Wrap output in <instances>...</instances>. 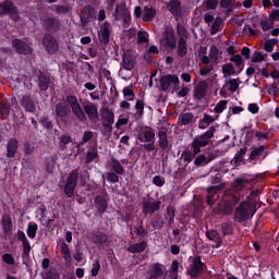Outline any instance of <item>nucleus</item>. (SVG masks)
Listing matches in <instances>:
<instances>
[{"mask_svg": "<svg viewBox=\"0 0 279 279\" xmlns=\"http://www.w3.org/2000/svg\"><path fill=\"white\" fill-rule=\"evenodd\" d=\"M133 230L136 236H140V239H145V236L149 234V231L147 230V228L143 226V220H141L138 226L133 227Z\"/></svg>", "mask_w": 279, "mask_h": 279, "instance_id": "obj_40", "label": "nucleus"}, {"mask_svg": "<svg viewBox=\"0 0 279 279\" xmlns=\"http://www.w3.org/2000/svg\"><path fill=\"white\" fill-rule=\"evenodd\" d=\"M158 143L160 149L165 151V149L169 148V138L167 137V130L165 128L159 129L158 131Z\"/></svg>", "mask_w": 279, "mask_h": 279, "instance_id": "obj_31", "label": "nucleus"}, {"mask_svg": "<svg viewBox=\"0 0 279 279\" xmlns=\"http://www.w3.org/2000/svg\"><path fill=\"white\" fill-rule=\"evenodd\" d=\"M150 225L154 230H162V228H165V220H162L161 216H154L150 219Z\"/></svg>", "mask_w": 279, "mask_h": 279, "instance_id": "obj_45", "label": "nucleus"}, {"mask_svg": "<svg viewBox=\"0 0 279 279\" xmlns=\"http://www.w3.org/2000/svg\"><path fill=\"white\" fill-rule=\"evenodd\" d=\"M107 182L117 184L119 182V174L117 172H108L107 173Z\"/></svg>", "mask_w": 279, "mask_h": 279, "instance_id": "obj_63", "label": "nucleus"}, {"mask_svg": "<svg viewBox=\"0 0 279 279\" xmlns=\"http://www.w3.org/2000/svg\"><path fill=\"white\" fill-rule=\"evenodd\" d=\"M101 119L105 132H112V125H114V112L106 109L101 114Z\"/></svg>", "mask_w": 279, "mask_h": 279, "instance_id": "obj_19", "label": "nucleus"}, {"mask_svg": "<svg viewBox=\"0 0 279 279\" xmlns=\"http://www.w3.org/2000/svg\"><path fill=\"white\" fill-rule=\"evenodd\" d=\"M71 143H73V137H71L69 133H65L59 136L58 147L60 151H65L66 145H71Z\"/></svg>", "mask_w": 279, "mask_h": 279, "instance_id": "obj_32", "label": "nucleus"}, {"mask_svg": "<svg viewBox=\"0 0 279 279\" xmlns=\"http://www.w3.org/2000/svg\"><path fill=\"white\" fill-rule=\"evenodd\" d=\"M10 110H12V104L8 101L0 102V114L2 119H8V117H10Z\"/></svg>", "mask_w": 279, "mask_h": 279, "instance_id": "obj_41", "label": "nucleus"}, {"mask_svg": "<svg viewBox=\"0 0 279 279\" xmlns=\"http://www.w3.org/2000/svg\"><path fill=\"white\" fill-rule=\"evenodd\" d=\"M15 4L11 0H4L0 2V16H5L11 12H14Z\"/></svg>", "mask_w": 279, "mask_h": 279, "instance_id": "obj_30", "label": "nucleus"}, {"mask_svg": "<svg viewBox=\"0 0 279 279\" xmlns=\"http://www.w3.org/2000/svg\"><path fill=\"white\" fill-rule=\"evenodd\" d=\"M19 151V140L12 137L7 144V158H15Z\"/></svg>", "mask_w": 279, "mask_h": 279, "instance_id": "obj_21", "label": "nucleus"}, {"mask_svg": "<svg viewBox=\"0 0 279 279\" xmlns=\"http://www.w3.org/2000/svg\"><path fill=\"white\" fill-rule=\"evenodd\" d=\"M159 84L161 90L167 93L173 85L178 86V84H180V77H178V74H165L161 75Z\"/></svg>", "mask_w": 279, "mask_h": 279, "instance_id": "obj_10", "label": "nucleus"}, {"mask_svg": "<svg viewBox=\"0 0 279 279\" xmlns=\"http://www.w3.org/2000/svg\"><path fill=\"white\" fill-rule=\"evenodd\" d=\"M2 230L4 234H10V232H12V218L10 215L2 216Z\"/></svg>", "mask_w": 279, "mask_h": 279, "instance_id": "obj_38", "label": "nucleus"}, {"mask_svg": "<svg viewBox=\"0 0 279 279\" xmlns=\"http://www.w3.org/2000/svg\"><path fill=\"white\" fill-rule=\"evenodd\" d=\"M52 10L56 14H69V12L73 10V8L71 7V4H54Z\"/></svg>", "mask_w": 279, "mask_h": 279, "instance_id": "obj_44", "label": "nucleus"}, {"mask_svg": "<svg viewBox=\"0 0 279 279\" xmlns=\"http://www.w3.org/2000/svg\"><path fill=\"white\" fill-rule=\"evenodd\" d=\"M221 191V185H214L207 189V204L208 206H215V202L219 198L217 192Z\"/></svg>", "mask_w": 279, "mask_h": 279, "instance_id": "obj_24", "label": "nucleus"}, {"mask_svg": "<svg viewBox=\"0 0 279 279\" xmlns=\"http://www.w3.org/2000/svg\"><path fill=\"white\" fill-rule=\"evenodd\" d=\"M251 62L253 63L265 62V54H263V52L255 51Z\"/></svg>", "mask_w": 279, "mask_h": 279, "instance_id": "obj_62", "label": "nucleus"}, {"mask_svg": "<svg viewBox=\"0 0 279 279\" xmlns=\"http://www.w3.org/2000/svg\"><path fill=\"white\" fill-rule=\"evenodd\" d=\"M20 104L22 108H24L25 112H31V114L36 112V106H38V102L29 95L22 96Z\"/></svg>", "mask_w": 279, "mask_h": 279, "instance_id": "obj_17", "label": "nucleus"}, {"mask_svg": "<svg viewBox=\"0 0 279 279\" xmlns=\"http://www.w3.org/2000/svg\"><path fill=\"white\" fill-rule=\"evenodd\" d=\"M65 99L77 121L81 123H87L88 117H86V112L84 111V108H82V105H80L77 98L73 95H68Z\"/></svg>", "mask_w": 279, "mask_h": 279, "instance_id": "obj_3", "label": "nucleus"}, {"mask_svg": "<svg viewBox=\"0 0 279 279\" xmlns=\"http://www.w3.org/2000/svg\"><path fill=\"white\" fill-rule=\"evenodd\" d=\"M38 232V225L34 221L28 222L26 234L28 239H36V234Z\"/></svg>", "mask_w": 279, "mask_h": 279, "instance_id": "obj_43", "label": "nucleus"}, {"mask_svg": "<svg viewBox=\"0 0 279 279\" xmlns=\"http://www.w3.org/2000/svg\"><path fill=\"white\" fill-rule=\"evenodd\" d=\"M247 184H250V179H247L246 177H239L233 181V186L235 191H243V189H245Z\"/></svg>", "mask_w": 279, "mask_h": 279, "instance_id": "obj_35", "label": "nucleus"}, {"mask_svg": "<svg viewBox=\"0 0 279 279\" xmlns=\"http://www.w3.org/2000/svg\"><path fill=\"white\" fill-rule=\"evenodd\" d=\"M39 123H40V125H43V128H45L49 132H51V130H53V122H51V120L47 117L40 118Z\"/></svg>", "mask_w": 279, "mask_h": 279, "instance_id": "obj_56", "label": "nucleus"}, {"mask_svg": "<svg viewBox=\"0 0 279 279\" xmlns=\"http://www.w3.org/2000/svg\"><path fill=\"white\" fill-rule=\"evenodd\" d=\"M34 75L37 76V86L41 93H46L49 90V86H51V77L46 75L41 70H35Z\"/></svg>", "mask_w": 279, "mask_h": 279, "instance_id": "obj_14", "label": "nucleus"}, {"mask_svg": "<svg viewBox=\"0 0 279 279\" xmlns=\"http://www.w3.org/2000/svg\"><path fill=\"white\" fill-rule=\"evenodd\" d=\"M112 25L106 21L99 26L98 38L100 46L106 48L110 45V35L112 34Z\"/></svg>", "mask_w": 279, "mask_h": 279, "instance_id": "obj_9", "label": "nucleus"}, {"mask_svg": "<svg viewBox=\"0 0 279 279\" xmlns=\"http://www.w3.org/2000/svg\"><path fill=\"white\" fill-rule=\"evenodd\" d=\"M94 203H95V206H96V210L99 215L106 214V211L108 210V201H106L105 196L97 195L94 198Z\"/></svg>", "mask_w": 279, "mask_h": 279, "instance_id": "obj_22", "label": "nucleus"}, {"mask_svg": "<svg viewBox=\"0 0 279 279\" xmlns=\"http://www.w3.org/2000/svg\"><path fill=\"white\" fill-rule=\"evenodd\" d=\"M161 45L167 51V53H171L175 47H178V41L175 39V32L173 27H167L162 33Z\"/></svg>", "mask_w": 279, "mask_h": 279, "instance_id": "obj_5", "label": "nucleus"}, {"mask_svg": "<svg viewBox=\"0 0 279 279\" xmlns=\"http://www.w3.org/2000/svg\"><path fill=\"white\" fill-rule=\"evenodd\" d=\"M205 234L207 239H209V241H214L215 245H213V247H215L216 250H219V247H221L222 245L221 234H219L217 230H207Z\"/></svg>", "mask_w": 279, "mask_h": 279, "instance_id": "obj_26", "label": "nucleus"}, {"mask_svg": "<svg viewBox=\"0 0 279 279\" xmlns=\"http://www.w3.org/2000/svg\"><path fill=\"white\" fill-rule=\"evenodd\" d=\"M77 178H80V169H74L69 173L63 189L68 197H74L75 189H77Z\"/></svg>", "mask_w": 279, "mask_h": 279, "instance_id": "obj_6", "label": "nucleus"}, {"mask_svg": "<svg viewBox=\"0 0 279 279\" xmlns=\"http://www.w3.org/2000/svg\"><path fill=\"white\" fill-rule=\"evenodd\" d=\"M11 44L14 51L20 56H32L34 51L32 46H29V44L23 41L22 39L15 38L11 41Z\"/></svg>", "mask_w": 279, "mask_h": 279, "instance_id": "obj_11", "label": "nucleus"}, {"mask_svg": "<svg viewBox=\"0 0 279 279\" xmlns=\"http://www.w3.org/2000/svg\"><path fill=\"white\" fill-rule=\"evenodd\" d=\"M29 252H32V245L29 242H26L23 244V251H22V264L23 265H29Z\"/></svg>", "mask_w": 279, "mask_h": 279, "instance_id": "obj_37", "label": "nucleus"}, {"mask_svg": "<svg viewBox=\"0 0 279 279\" xmlns=\"http://www.w3.org/2000/svg\"><path fill=\"white\" fill-rule=\"evenodd\" d=\"M100 269H101V262L99 260V258H96L93 263L92 277L97 278V276H99Z\"/></svg>", "mask_w": 279, "mask_h": 279, "instance_id": "obj_55", "label": "nucleus"}, {"mask_svg": "<svg viewBox=\"0 0 279 279\" xmlns=\"http://www.w3.org/2000/svg\"><path fill=\"white\" fill-rule=\"evenodd\" d=\"M54 111L57 114V119H60V121H65L66 117H69V112H71V108H69V104H66V100H60L54 106Z\"/></svg>", "mask_w": 279, "mask_h": 279, "instance_id": "obj_16", "label": "nucleus"}, {"mask_svg": "<svg viewBox=\"0 0 279 279\" xmlns=\"http://www.w3.org/2000/svg\"><path fill=\"white\" fill-rule=\"evenodd\" d=\"M178 58H186L189 56V45L186 44V38L180 37L177 46Z\"/></svg>", "mask_w": 279, "mask_h": 279, "instance_id": "obj_23", "label": "nucleus"}, {"mask_svg": "<svg viewBox=\"0 0 279 279\" xmlns=\"http://www.w3.org/2000/svg\"><path fill=\"white\" fill-rule=\"evenodd\" d=\"M204 267H206V264L202 262V256H195L187 267V276H191L192 278L202 276V274H204Z\"/></svg>", "mask_w": 279, "mask_h": 279, "instance_id": "obj_8", "label": "nucleus"}, {"mask_svg": "<svg viewBox=\"0 0 279 279\" xmlns=\"http://www.w3.org/2000/svg\"><path fill=\"white\" fill-rule=\"evenodd\" d=\"M263 151H265L264 145L253 149L250 154V160H257L263 155Z\"/></svg>", "mask_w": 279, "mask_h": 279, "instance_id": "obj_53", "label": "nucleus"}, {"mask_svg": "<svg viewBox=\"0 0 279 279\" xmlns=\"http://www.w3.org/2000/svg\"><path fill=\"white\" fill-rule=\"evenodd\" d=\"M1 259L7 264V265H15L16 260L14 259V256H12V254L10 253H4L1 256Z\"/></svg>", "mask_w": 279, "mask_h": 279, "instance_id": "obj_61", "label": "nucleus"}, {"mask_svg": "<svg viewBox=\"0 0 279 279\" xmlns=\"http://www.w3.org/2000/svg\"><path fill=\"white\" fill-rule=\"evenodd\" d=\"M89 141H93V132L92 131H85L83 133L82 141L76 146L77 149H82V147H84V145H86V143H88Z\"/></svg>", "mask_w": 279, "mask_h": 279, "instance_id": "obj_48", "label": "nucleus"}, {"mask_svg": "<svg viewBox=\"0 0 279 279\" xmlns=\"http://www.w3.org/2000/svg\"><path fill=\"white\" fill-rule=\"evenodd\" d=\"M155 17H156V9L144 7L142 21H144L145 23H149L154 21Z\"/></svg>", "mask_w": 279, "mask_h": 279, "instance_id": "obj_34", "label": "nucleus"}, {"mask_svg": "<svg viewBox=\"0 0 279 279\" xmlns=\"http://www.w3.org/2000/svg\"><path fill=\"white\" fill-rule=\"evenodd\" d=\"M135 110H136L135 114L137 117H143V114H145V101L137 100L135 104Z\"/></svg>", "mask_w": 279, "mask_h": 279, "instance_id": "obj_58", "label": "nucleus"}, {"mask_svg": "<svg viewBox=\"0 0 279 279\" xmlns=\"http://www.w3.org/2000/svg\"><path fill=\"white\" fill-rule=\"evenodd\" d=\"M257 210L258 209L256 208V203L250 201L242 202L235 208L233 219L236 223H244V221H248V219H252V217L256 215Z\"/></svg>", "mask_w": 279, "mask_h": 279, "instance_id": "obj_2", "label": "nucleus"}, {"mask_svg": "<svg viewBox=\"0 0 279 279\" xmlns=\"http://www.w3.org/2000/svg\"><path fill=\"white\" fill-rule=\"evenodd\" d=\"M215 132H217V123L216 125L209 126V129L202 134L196 135L189 145L190 149H185L181 154L182 160L186 165L193 162L195 157L202 154V149H204V147H208V145L213 143V138H215Z\"/></svg>", "mask_w": 279, "mask_h": 279, "instance_id": "obj_1", "label": "nucleus"}, {"mask_svg": "<svg viewBox=\"0 0 279 279\" xmlns=\"http://www.w3.org/2000/svg\"><path fill=\"white\" fill-rule=\"evenodd\" d=\"M122 94H123V97L126 101H134V97H136L132 86L124 87L123 90H122Z\"/></svg>", "mask_w": 279, "mask_h": 279, "instance_id": "obj_47", "label": "nucleus"}, {"mask_svg": "<svg viewBox=\"0 0 279 279\" xmlns=\"http://www.w3.org/2000/svg\"><path fill=\"white\" fill-rule=\"evenodd\" d=\"M226 108H228V100H220L214 111L216 112V114H221V112H223V110H226Z\"/></svg>", "mask_w": 279, "mask_h": 279, "instance_id": "obj_60", "label": "nucleus"}, {"mask_svg": "<svg viewBox=\"0 0 279 279\" xmlns=\"http://www.w3.org/2000/svg\"><path fill=\"white\" fill-rule=\"evenodd\" d=\"M143 136L144 137L138 138L141 143H156V133H154V131H144Z\"/></svg>", "mask_w": 279, "mask_h": 279, "instance_id": "obj_42", "label": "nucleus"}, {"mask_svg": "<svg viewBox=\"0 0 279 279\" xmlns=\"http://www.w3.org/2000/svg\"><path fill=\"white\" fill-rule=\"evenodd\" d=\"M121 65L124 71H132L134 69V59H132V56L124 54Z\"/></svg>", "mask_w": 279, "mask_h": 279, "instance_id": "obj_39", "label": "nucleus"}, {"mask_svg": "<svg viewBox=\"0 0 279 279\" xmlns=\"http://www.w3.org/2000/svg\"><path fill=\"white\" fill-rule=\"evenodd\" d=\"M222 73L223 75H227V77H230V75H236V70H234V64L226 63L225 65H222Z\"/></svg>", "mask_w": 279, "mask_h": 279, "instance_id": "obj_50", "label": "nucleus"}, {"mask_svg": "<svg viewBox=\"0 0 279 279\" xmlns=\"http://www.w3.org/2000/svg\"><path fill=\"white\" fill-rule=\"evenodd\" d=\"M41 25L47 34H58L60 29H62V22L59 16L56 15H47L44 16Z\"/></svg>", "mask_w": 279, "mask_h": 279, "instance_id": "obj_4", "label": "nucleus"}, {"mask_svg": "<svg viewBox=\"0 0 279 279\" xmlns=\"http://www.w3.org/2000/svg\"><path fill=\"white\" fill-rule=\"evenodd\" d=\"M165 217L168 220L169 226H171L175 221V207L169 205Z\"/></svg>", "mask_w": 279, "mask_h": 279, "instance_id": "obj_46", "label": "nucleus"}, {"mask_svg": "<svg viewBox=\"0 0 279 279\" xmlns=\"http://www.w3.org/2000/svg\"><path fill=\"white\" fill-rule=\"evenodd\" d=\"M246 151H247V148H240V151H238L234 155L235 162H243V156H245Z\"/></svg>", "mask_w": 279, "mask_h": 279, "instance_id": "obj_64", "label": "nucleus"}, {"mask_svg": "<svg viewBox=\"0 0 279 279\" xmlns=\"http://www.w3.org/2000/svg\"><path fill=\"white\" fill-rule=\"evenodd\" d=\"M36 151V147L32 145V142L26 141L24 143V154L25 156H34V153Z\"/></svg>", "mask_w": 279, "mask_h": 279, "instance_id": "obj_57", "label": "nucleus"}, {"mask_svg": "<svg viewBox=\"0 0 279 279\" xmlns=\"http://www.w3.org/2000/svg\"><path fill=\"white\" fill-rule=\"evenodd\" d=\"M166 8L172 16L178 21V19H182V1L180 0H169L166 3Z\"/></svg>", "mask_w": 279, "mask_h": 279, "instance_id": "obj_15", "label": "nucleus"}, {"mask_svg": "<svg viewBox=\"0 0 279 279\" xmlns=\"http://www.w3.org/2000/svg\"><path fill=\"white\" fill-rule=\"evenodd\" d=\"M213 123H215V118L208 113H204L203 119L198 121V129L207 130V128H210Z\"/></svg>", "mask_w": 279, "mask_h": 279, "instance_id": "obj_33", "label": "nucleus"}, {"mask_svg": "<svg viewBox=\"0 0 279 279\" xmlns=\"http://www.w3.org/2000/svg\"><path fill=\"white\" fill-rule=\"evenodd\" d=\"M203 4L206 10H217L219 0H204Z\"/></svg>", "mask_w": 279, "mask_h": 279, "instance_id": "obj_59", "label": "nucleus"}, {"mask_svg": "<svg viewBox=\"0 0 279 279\" xmlns=\"http://www.w3.org/2000/svg\"><path fill=\"white\" fill-rule=\"evenodd\" d=\"M82 25H88L90 21H95L97 15L95 14V8L90 5H85L83 8L82 14L80 15Z\"/></svg>", "mask_w": 279, "mask_h": 279, "instance_id": "obj_18", "label": "nucleus"}, {"mask_svg": "<svg viewBox=\"0 0 279 279\" xmlns=\"http://www.w3.org/2000/svg\"><path fill=\"white\" fill-rule=\"evenodd\" d=\"M110 171L117 173L118 175H123L125 173V168L122 167L121 161L112 157L109 161Z\"/></svg>", "mask_w": 279, "mask_h": 279, "instance_id": "obj_29", "label": "nucleus"}, {"mask_svg": "<svg viewBox=\"0 0 279 279\" xmlns=\"http://www.w3.org/2000/svg\"><path fill=\"white\" fill-rule=\"evenodd\" d=\"M160 206H162L160 201H143L142 213L145 215V217H147V215L151 217L158 213V210H160Z\"/></svg>", "mask_w": 279, "mask_h": 279, "instance_id": "obj_12", "label": "nucleus"}, {"mask_svg": "<svg viewBox=\"0 0 279 279\" xmlns=\"http://www.w3.org/2000/svg\"><path fill=\"white\" fill-rule=\"evenodd\" d=\"M259 25L263 32H269V29H274V21H271L270 19L260 20Z\"/></svg>", "mask_w": 279, "mask_h": 279, "instance_id": "obj_54", "label": "nucleus"}, {"mask_svg": "<svg viewBox=\"0 0 279 279\" xmlns=\"http://www.w3.org/2000/svg\"><path fill=\"white\" fill-rule=\"evenodd\" d=\"M92 242L95 243V245H106L108 243V234L101 231H93Z\"/></svg>", "mask_w": 279, "mask_h": 279, "instance_id": "obj_27", "label": "nucleus"}, {"mask_svg": "<svg viewBox=\"0 0 279 279\" xmlns=\"http://www.w3.org/2000/svg\"><path fill=\"white\" fill-rule=\"evenodd\" d=\"M147 274L150 279L162 278V276H165V265H162L160 263H155V264L150 265Z\"/></svg>", "mask_w": 279, "mask_h": 279, "instance_id": "obj_20", "label": "nucleus"}, {"mask_svg": "<svg viewBox=\"0 0 279 279\" xmlns=\"http://www.w3.org/2000/svg\"><path fill=\"white\" fill-rule=\"evenodd\" d=\"M88 178H90V174L88 173L87 169H82L80 172V175L77 178L78 182H80V186H86V180H88Z\"/></svg>", "mask_w": 279, "mask_h": 279, "instance_id": "obj_52", "label": "nucleus"}, {"mask_svg": "<svg viewBox=\"0 0 279 279\" xmlns=\"http://www.w3.org/2000/svg\"><path fill=\"white\" fill-rule=\"evenodd\" d=\"M43 46L48 56H56V53L60 51V44H58V39H56L51 33H46L44 35Z\"/></svg>", "mask_w": 279, "mask_h": 279, "instance_id": "obj_7", "label": "nucleus"}, {"mask_svg": "<svg viewBox=\"0 0 279 279\" xmlns=\"http://www.w3.org/2000/svg\"><path fill=\"white\" fill-rule=\"evenodd\" d=\"M194 165L196 167H206V165H208V160L206 159V155L205 154L196 155L194 157Z\"/></svg>", "mask_w": 279, "mask_h": 279, "instance_id": "obj_49", "label": "nucleus"}, {"mask_svg": "<svg viewBox=\"0 0 279 279\" xmlns=\"http://www.w3.org/2000/svg\"><path fill=\"white\" fill-rule=\"evenodd\" d=\"M195 116H193V113H183L180 118L179 121L181 123V125H191V123L193 122Z\"/></svg>", "mask_w": 279, "mask_h": 279, "instance_id": "obj_51", "label": "nucleus"}, {"mask_svg": "<svg viewBox=\"0 0 279 279\" xmlns=\"http://www.w3.org/2000/svg\"><path fill=\"white\" fill-rule=\"evenodd\" d=\"M206 90H208V84L206 81H201L194 88V99H204L206 97Z\"/></svg>", "mask_w": 279, "mask_h": 279, "instance_id": "obj_25", "label": "nucleus"}, {"mask_svg": "<svg viewBox=\"0 0 279 279\" xmlns=\"http://www.w3.org/2000/svg\"><path fill=\"white\" fill-rule=\"evenodd\" d=\"M97 158H99V149H97V147H90L86 154L85 165H90V162L97 160Z\"/></svg>", "mask_w": 279, "mask_h": 279, "instance_id": "obj_36", "label": "nucleus"}, {"mask_svg": "<svg viewBox=\"0 0 279 279\" xmlns=\"http://www.w3.org/2000/svg\"><path fill=\"white\" fill-rule=\"evenodd\" d=\"M83 109L85 111V116L92 123H97V121H99V106H97V104L88 101L83 105Z\"/></svg>", "mask_w": 279, "mask_h": 279, "instance_id": "obj_13", "label": "nucleus"}, {"mask_svg": "<svg viewBox=\"0 0 279 279\" xmlns=\"http://www.w3.org/2000/svg\"><path fill=\"white\" fill-rule=\"evenodd\" d=\"M147 250V241H141L138 243L131 244L128 248L126 252L130 254H143Z\"/></svg>", "mask_w": 279, "mask_h": 279, "instance_id": "obj_28", "label": "nucleus"}]
</instances>
